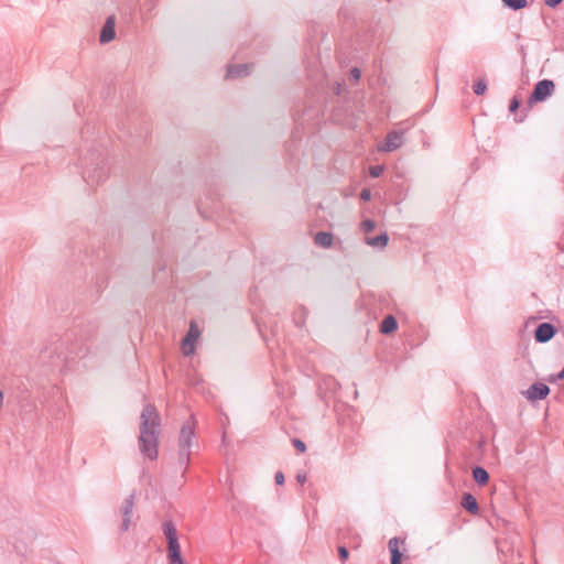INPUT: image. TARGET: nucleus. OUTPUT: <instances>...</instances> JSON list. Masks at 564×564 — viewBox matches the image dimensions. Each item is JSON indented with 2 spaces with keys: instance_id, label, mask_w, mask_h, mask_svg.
I'll list each match as a JSON object with an SVG mask.
<instances>
[{
  "instance_id": "6",
  "label": "nucleus",
  "mask_w": 564,
  "mask_h": 564,
  "mask_svg": "<svg viewBox=\"0 0 564 564\" xmlns=\"http://www.w3.org/2000/svg\"><path fill=\"white\" fill-rule=\"evenodd\" d=\"M550 393V388L542 382L531 384L524 392V395L530 401H539L545 399Z\"/></svg>"
},
{
  "instance_id": "24",
  "label": "nucleus",
  "mask_w": 564,
  "mask_h": 564,
  "mask_svg": "<svg viewBox=\"0 0 564 564\" xmlns=\"http://www.w3.org/2000/svg\"><path fill=\"white\" fill-rule=\"evenodd\" d=\"M520 106V101L517 97H513L509 105L510 112H514Z\"/></svg>"
},
{
  "instance_id": "26",
  "label": "nucleus",
  "mask_w": 564,
  "mask_h": 564,
  "mask_svg": "<svg viewBox=\"0 0 564 564\" xmlns=\"http://www.w3.org/2000/svg\"><path fill=\"white\" fill-rule=\"evenodd\" d=\"M274 480H275L276 485H283L284 480H285L283 473L282 471L275 473Z\"/></svg>"
},
{
  "instance_id": "14",
  "label": "nucleus",
  "mask_w": 564,
  "mask_h": 564,
  "mask_svg": "<svg viewBox=\"0 0 564 564\" xmlns=\"http://www.w3.org/2000/svg\"><path fill=\"white\" fill-rule=\"evenodd\" d=\"M85 178L91 183H99L107 177L105 167H97L95 170H87L84 172Z\"/></svg>"
},
{
  "instance_id": "16",
  "label": "nucleus",
  "mask_w": 564,
  "mask_h": 564,
  "mask_svg": "<svg viewBox=\"0 0 564 564\" xmlns=\"http://www.w3.org/2000/svg\"><path fill=\"white\" fill-rule=\"evenodd\" d=\"M314 241L317 246L329 248L333 245V235L326 231H319L315 235Z\"/></svg>"
},
{
  "instance_id": "7",
  "label": "nucleus",
  "mask_w": 564,
  "mask_h": 564,
  "mask_svg": "<svg viewBox=\"0 0 564 564\" xmlns=\"http://www.w3.org/2000/svg\"><path fill=\"white\" fill-rule=\"evenodd\" d=\"M162 529H163L164 535L167 540V551L174 550V549H180L181 545H180L178 539H177V531H176V527L173 523V521H171V520L165 521L162 525Z\"/></svg>"
},
{
  "instance_id": "20",
  "label": "nucleus",
  "mask_w": 564,
  "mask_h": 564,
  "mask_svg": "<svg viewBox=\"0 0 564 564\" xmlns=\"http://www.w3.org/2000/svg\"><path fill=\"white\" fill-rule=\"evenodd\" d=\"M503 4L514 11L521 10L528 6L527 0H502Z\"/></svg>"
},
{
  "instance_id": "11",
  "label": "nucleus",
  "mask_w": 564,
  "mask_h": 564,
  "mask_svg": "<svg viewBox=\"0 0 564 564\" xmlns=\"http://www.w3.org/2000/svg\"><path fill=\"white\" fill-rule=\"evenodd\" d=\"M403 544V541L397 536L390 539L389 541V551L391 553V564H401L402 553L400 546Z\"/></svg>"
},
{
  "instance_id": "19",
  "label": "nucleus",
  "mask_w": 564,
  "mask_h": 564,
  "mask_svg": "<svg viewBox=\"0 0 564 564\" xmlns=\"http://www.w3.org/2000/svg\"><path fill=\"white\" fill-rule=\"evenodd\" d=\"M169 564H185L181 554V547L167 551Z\"/></svg>"
},
{
  "instance_id": "9",
  "label": "nucleus",
  "mask_w": 564,
  "mask_h": 564,
  "mask_svg": "<svg viewBox=\"0 0 564 564\" xmlns=\"http://www.w3.org/2000/svg\"><path fill=\"white\" fill-rule=\"evenodd\" d=\"M134 507V497L131 495L123 501L121 512H122V523L121 531L126 532L130 528L131 523V513Z\"/></svg>"
},
{
  "instance_id": "21",
  "label": "nucleus",
  "mask_w": 564,
  "mask_h": 564,
  "mask_svg": "<svg viewBox=\"0 0 564 564\" xmlns=\"http://www.w3.org/2000/svg\"><path fill=\"white\" fill-rule=\"evenodd\" d=\"M487 90V83L485 79H479L474 85V93L476 95H484Z\"/></svg>"
},
{
  "instance_id": "10",
  "label": "nucleus",
  "mask_w": 564,
  "mask_h": 564,
  "mask_svg": "<svg viewBox=\"0 0 564 564\" xmlns=\"http://www.w3.org/2000/svg\"><path fill=\"white\" fill-rule=\"evenodd\" d=\"M115 28H116L115 17L110 15L107 18V20L100 31V35H99L100 43H102V44L109 43L110 41H112L115 39V36H116Z\"/></svg>"
},
{
  "instance_id": "30",
  "label": "nucleus",
  "mask_w": 564,
  "mask_h": 564,
  "mask_svg": "<svg viewBox=\"0 0 564 564\" xmlns=\"http://www.w3.org/2000/svg\"><path fill=\"white\" fill-rule=\"evenodd\" d=\"M350 76L355 79V80H358L360 78V70L357 68V67H354L351 70H350Z\"/></svg>"
},
{
  "instance_id": "2",
  "label": "nucleus",
  "mask_w": 564,
  "mask_h": 564,
  "mask_svg": "<svg viewBox=\"0 0 564 564\" xmlns=\"http://www.w3.org/2000/svg\"><path fill=\"white\" fill-rule=\"evenodd\" d=\"M195 437V420L191 416L187 421L182 425L180 437H178V462L181 466L186 467L189 463L191 448L193 446V441Z\"/></svg>"
},
{
  "instance_id": "33",
  "label": "nucleus",
  "mask_w": 564,
  "mask_h": 564,
  "mask_svg": "<svg viewBox=\"0 0 564 564\" xmlns=\"http://www.w3.org/2000/svg\"><path fill=\"white\" fill-rule=\"evenodd\" d=\"M3 404V393L0 391V408L2 406Z\"/></svg>"
},
{
  "instance_id": "4",
  "label": "nucleus",
  "mask_w": 564,
  "mask_h": 564,
  "mask_svg": "<svg viewBox=\"0 0 564 564\" xmlns=\"http://www.w3.org/2000/svg\"><path fill=\"white\" fill-rule=\"evenodd\" d=\"M199 337V329L194 322L191 323L189 329L182 340V352L184 356H191L195 350V343Z\"/></svg>"
},
{
  "instance_id": "1",
  "label": "nucleus",
  "mask_w": 564,
  "mask_h": 564,
  "mask_svg": "<svg viewBox=\"0 0 564 564\" xmlns=\"http://www.w3.org/2000/svg\"><path fill=\"white\" fill-rule=\"evenodd\" d=\"M139 444L141 453L154 460L159 456L158 440L160 435L161 419L152 404H147L141 413Z\"/></svg>"
},
{
  "instance_id": "3",
  "label": "nucleus",
  "mask_w": 564,
  "mask_h": 564,
  "mask_svg": "<svg viewBox=\"0 0 564 564\" xmlns=\"http://www.w3.org/2000/svg\"><path fill=\"white\" fill-rule=\"evenodd\" d=\"M555 90V84L551 79H542L534 86L532 94L529 97L528 104L531 106L534 102H542L546 100Z\"/></svg>"
},
{
  "instance_id": "5",
  "label": "nucleus",
  "mask_w": 564,
  "mask_h": 564,
  "mask_svg": "<svg viewBox=\"0 0 564 564\" xmlns=\"http://www.w3.org/2000/svg\"><path fill=\"white\" fill-rule=\"evenodd\" d=\"M403 135L404 131H390L386 137L384 143L381 147H379V150L383 152H392L401 148L404 142Z\"/></svg>"
},
{
  "instance_id": "29",
  "label": "nucleus",
  "mask_w": 564,
  "mask_h": 564,
  "mask_svg": "<svg viewBox=\"0 0 564 564\" xmlns=\"http://www.w3.org/2000/svg\"><path fill=\"white\" fill-rule=\"evenodd\" d=\"M544 2L547 7L555 8L562 2V0H544Z\"/></svg>"
},
{
  "instance_id": "27",
  "label": "nucleus",
  "mask_w": 564,
  "mask_h": 564,
  "mask_svg": "<svg viewBox=\"0 0 564 564\" xmlns=\"http://www.w3.org/2000/svg\"><path fill=\"white\" fill-rule=\"evenodd\" d=\"M338 555L341 560H347L348 558V550L345 547V546H339L338 547Z\"/></svg>"
},
{
  "instance_id": "17",
  "label": "nucleus",
  "mask_w": 564,
  "mask_h": 564,
  "mask_svg": "<svg viewBox=\"0 0 564 564\" xmlns=\"http://www.w3.org/2000/svg\"><path fill=\"white\" fill-rule=\"evenodd\" d=\"M397 327H398L397 319L392 315H388L383 318V321L381 323L380 332L382 334H390L393 330H395Z\"/></svg>"
},
{
  "instance_id": "22",
  "label": "nucleus",
  "mask_w": 564,
  "mask_h": 564,
  "mask_svg": "<svg viewBox=\"0 0 564 564\" xmlns=\"http://www.w3.org/2000/svg\"><path fill=\"white\" fill-rule=\"evenodd\" d=\"M376 228V223L372 219H366L361 223V229L365 232H370Z\"/></svg>"
},
{
  "instance_id": "23",
  "label": "nucleus",
  "mask_w": 564,
  "mask_h": 564,
  "mask_svg": "<svg viewBox=\"0 0 564 564\" xmlns=\"http://www.w3.org/2000/svg\"><path fill=\"white\" fill-rule=\"evenodd\" d=\"M383 170L384 169L382 165H373L369 167V174L372 177H379L382 174Z\"/></svg>"
},
{
  "instance_id": "28",
  "label": "nucleus",
  "mask_w": 564,
  "mask_h": 564,
  "mask_svg": "<svg viewBox=\"0 0 564 564\" xmlns=\"http://www.w3.org/2000/svg\"><path fill=\"white\" fill-rule=\"evenodd\" d=\"M360 198L362 200H369L371 198V192L368 188H364L360 193Z\"/></svg>"
},
{
  "instance_id": "32",
  "label": "nucleus",
  "mask_w": 564,
  "mask_h": 564,
  "mask_svg": "<svg viewBox=\"0 0 564 564\" xmlns=\"http://www.w3.org/2000/svg\"><path fill=\"white\" fill-rule=\"evenodd\" d=\"M564 379V368L556 375L555 380Z\"/></svg>"
},
{
  "instance_id": "25",
  "label": "nucleus",
  "mask_w": 564,
  "mask_h": 564,
  "mask_svg": "<svg viewBox=\"0 0 564 564\" xmlns=\"http://www.w3.org/2000/svg\"><path fill=\"white\" fill-rule=\"evenodd\" d=\"M293 444H294L295 448H297L300 452H302V453L305 452L306 445L301 440L295 438L293 441Z\"/></svg>"
},
{
  "instance_id": "31",
  "label": "nucleus",
  "mask_w": 564,
  "mask_h": 564,
  "mask_svg": "<svg viewBox=\"0 0 564 564\" xmlns=\"http://www.w3.org/2000/svg\"><path fill=\"white\" fill-rule=\"evenodd\" d=\"M296 480L299 484L303 485L306 481V475L304 473H299L296 475Z\"/></svg>"
},
{
  "instance_id": "18",
  "label": "nucleus",
  "mask_w": 564,
  "mask_h": 564,
  "mask_svg": "<svg viewBox=\"0 0 564 564\" xmlns=\"http://www.w3.org/2000/svg\"><path fill=\"white\" fill-rule=\"evenodd\" d=\"M473 477L475 482H477L480 486L486 485L489 480L488 471L480 466H477L473 469Z\"/></svg>"
},
{
  "instance_id": "13",
  "label": "nucleus",
  "mask_w": 564,
  "mask_h": 564,
  "mask_svg": "<svg viewBox=\"0 0 564 564\" xmlns=\"http://www.w3.org/2000/svg\"><path fill=\"white\" fill-rule=\"evenodd\" d=\"M462 506L465 508L469 513L476 516L479 512V507L476 498L469 494L466 492L463 496Z\"/></svg>"
},
{
  "instance_id": "12",
  "label": "nucleus",
  "mask_w": 564,
  "mask_h": 564,
  "mask_svg": "<svg viewBox=\"0 0 564 564\" xmlns=\"http://www.w3.org/2000/svg\"><path fill=\"white\" fill-rule=\"evenodd\" d=\"M250 65L241 64V65H231L228 66L226 77L227 78H239L249 75Z\"/></svg>"
},
{
  "instance_id": "15",
  "label": "nucleus",
  "mask_w": 564,
  "mask_h": 564,
  "mask_svg": "<svg viewBox=\"0 0 564 564\" xmlns=\"http://www.w3.org/2000/svg\"><path fill=\"white\" fill-rule=\"evenodd\" d=\"M388 241L389 237L386 232H382L377 237H367L365 239L366 245L379 249H383L388 245Z\"/></svg>"
},
{
  "instance_id": "8",
  "label": "nucleus",
  "mask_w": 564,
  "mask_h": 564,
  "mask_svg": "<svg viewBox=\"0 0 564 564\" xmlns=\"http://www.w3.org/2000/svg\"><path fill=\"white\" fill-rule=\"evenodd\" d=\"M555 327L551 323H542L540 324L534 333V338L536 343H547L555 335Z\"/></svg>"
}]
</instances>
